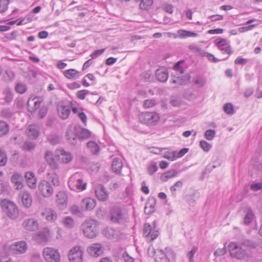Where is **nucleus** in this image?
<instances>
[{
	"instance_id": "b1692460",
	"label": "nucleus",
	"mask_w": 262,
	"mask_h": 262,
	"mask_svg": "<svg viewBox=\"0 0 262 262\" xmlns=\"http://www.w3.org/2000/svg\"><path fill=\"white\" fill-rule=\"evenodd\" d=\"M57 203L59 207L63 209L67 206V195L65 192L60 191L58 192L57 195Z\"/></svg>"
},
{
	"instance_id": "f03ea898",
	"label": "nucleus",
	"mask_w": 262,
	"mask_h": 262,
	"mask_svg": "<svg viewBox=\"0 0 262 262\" xmlns=\"http://www.w3.org/2000/svg\"><path fill=\"white\" fill-rule=\"evenodd\" d=\"M98 222L89 219L85 220L81 224V228L84 235L90 238H95L98 233Z\"/></svg>"
},
{
	"instance_id": "39448f33",
	"label": "nucleus",
	"mask_w": 262,
	"mask_h": 262,
	"mask_svg": "<svg viewBox=\"0 0 262 262\" xmlns=\"http://www.w3.org/2000/svg\"><path fill=\"white\" fill-rule=\"evenodd\" d=\"M159 119V115L156 112H146L139 116V120L141 123L149 126L157 124Z\"/></svg>"
},
{
	"instance_id": "6ab92c4d",
	"label": "nucleus",
	"mask_w": 262,
	"mask_h": 262,
	"mask_svg": "<svg viewBox=\"0 0 262 262\" xmlns=\"http://www.w3.org/2000/svg\"><path fill=\"white\" fill-rule=\"evenodd\" d=\"M25 178L28 187L32 189L36 188L37 179L35 176V174L31 171L26 172Z\"/></svg>"
},
{
	"instance_id": "bb28decb",
	"label": "nucleus",
	"mask_w": 262,
	"mask_h": 262,
	"mask_svg": "<svg viewBox=\"0 0 262 262\" xmlns=\"http://www.w3.org/2000/svg\"><path fill=\"white\" fill-rule=\"evenodd\" d=\"M157 79L162 82H166L168 77V73L165 69H158L156 72Z\"/></svg>"
},
{
	"instance_id": "7c9ffc66",
	"label": "nucleus",
	"mask_w": 262,
	"mask_h": 262,
	"mask_svg": "<svg viewBox=\"0 0 262 262\" xmlns=\"http://www.w3.org/2000/svg\"><path fill=\"white\" fill-rule=\"evenodd\" d=\"M178 174V172L175 169H171L163 173L161 176V180L162 181L165 182L168 179L176 177Z\"/></svg>"
},
{
	"instance_id": "a18cd8bd",
	"label": "nucleus",
	"mask_w": 262,
	"mask_h": 262,
	"mask_svg": "<svg viewBox=\"0 0 262 262\" xmlns=\"http://www.w3.org/2000/svg\"><path fill=\"white\" fill-rule=\"evenodd\" d=\"M223 108L224 111L229 115H232L234 112L233 106L230 103L225 104Z\"/></svg>"
},
{
	"instance_id": "c03bdc74",
	"label": "nucleus",
	"mask_w": 262,
	"mask_h": 262,
	"mask_svg": "<svg viewBox=\"0 0 262 262\" xmlns=\"http://www.w3.org/2000/svg\"><path fill=\"white\" fill-rule=\"evenodd\" d=\"M35 145L34 143L29 141L24 142L22 148L24 150L30 151L34 149Z\"/></svg>"
},
{
	"instance_id": "f704fd0d",
	"label": "nucleus",
	"mask_w": 262,
	"mask_h": 262,
	"mask_svg": "<svg viewBox=\"0 0 262 262\" xmlns=\"http://www.w3.org/2000/svg\"><path fill=\"white\" fill-rule=\"evenodd\" d=\"M34 238L39 244L45 243L48 241L47 233L45 232H39L35 235Z\"/></svg>"
},
{
	"instance_id": "e433bc0d",
	"label": "nucleus",
	"mask_w": 262,
	"mask_h": 262,
	"mask_svg": "<svg viewBox=\"0 0 262 262\" xmlns=\"http://www.w3.org/2000/svg\"><path fill=\"white\" fill-rule=\"evenodd\" d=\"M78 138L81 139L88 138L91 136L90 132L89 130L82 128L78 125Z\"/></svg>"
},
{
	"instance_id": "393cba45",
	"label": "nucleus",
	"mask_w": 262,
	"mask_h": 262,
	"mask_svg": "<svg viewBox=\"0 0 262 262\" xmlns=\"http://www.w3.org/2000/svg\"><path fill=\"white\" fill-rule=\"evenodd\" d=\"M41 215L45 217L48 221L50 222H54L57 219V217L56 212L50 208L45 209L44 211L42 212Z\"/></svg>"
},
{
	"instance_id": "5fc2aeb1",
	"label": "nucleus",
	"mask_w": 262,
	"mask_h": 262,
	"mask_svg": "<svg viewBox=\"0 0 262 262\" xmlns=\"http://www.w3.org/2000/svg\"><path fill=\"white\" fill-rule=\"evenodd\" d=\"M71 212L72 214L81 216L82 215V212L79 209V207L76 205H74L71 208Z\"/></svg>"
},
{
	"instance_id": "ea45409f",
	"label": "nucleus",
	"mask_w": 262,
	"mask_h": 262,
	"mask_svg": "<svg viewBox=\"0 0 262 262\" xmlns=\"http://www.w3.org/2000/svg\"><path fill=\"white\" fill-rule=\"evenodd\" d=\"M8 158L4 150L0 149V166H4L6 165Z\"/></svg>"
},
{
	"instance_id": "aec40b11",
	"label": "nucleus",
	"mask_w": 262,
	"mask_h": 262,
	"mask_svg": "<svg viewBox=\"0 0 262 262\" xmlns=\"http://www.w3.org/2000/svg\"><path fill=\"white\" fill-rule=\"evenodd\" d=\"M11 182L14 184V187L17 190L23 187V177L21 174L14 172L11 178Z\"/></svg>"
},
{
	"instance_id": "052dcab7",
	"label": "nucleus",
	"mask_w": 262,
	"mask_h": 262,
	"mask_svg": "<svg viewBox=\"0 0 262 262\" xmlns=\"http://www.w3.org/2000/svg\"><path fill=\"white\" fill-rule=\"evenodd\" d=\"M189 48L190 50L193 51V52L196 53H198L200 55L202 56H203L204 53L205 52L204 50H202L201 48L196 46H190Z\"/></svg>"
},
{
	"instance_id": "f8f14e48",
	"label": "nucleus",
	"mask_w": 262,
	"mask_h": 262,
	"mask_svg": "<svg viewBox=\"0 0 262 262\" xmlns=\"http://www.w3.org/2000/svg\"><path fill=\"white\" fill-rule=\"evenodd\" d=\"M78 125H71L67 128L66 132V139L73 145L76 143V139L78 137Z\"/></svg>"
},
{
	"instance_id": "72a5a7b5",
	"label": "nucleus",
	"mask_w": 262,
	"mask_h": 262,
	"mask_svg": "<svg viewBox=\"0 0 262 262\" xmlns=\"http://www.w3.org/2000/svg\"><path fill=\"white\" fill-rule=\"evenodd\" d=\"M87 146L93 155H98L100 152L99 145L94 141L89 142Z\"/></svg>"
},
{
	"instance_id": "79ce46f5",
	"label": "nucleus",
	"mask_w": 262,
	"mask_h": 262,
	"mask_svg": "<svg viewBox=\"0 0 262 262\" xmlns=\"http://www.w3.org/2000/svg\"><path fill=\"white\" fill-rule=\"evenodd\" d=\"M34 99L31 100L29 99L27 102V106L28 108V111L31 113L34 112L40 106V101H35L34 102V107L31 108L30 106V103L31 101H33Z\"/></svg>"
},
{
	"instance_id": "7ed1b4c3",
	"label": "nucleus",
	"mask_w": 262,
	"mask_h": 262,
	"mask_svg": "<svg viewBox=\"0 0 262 262\" xmlns=\"http://www.w3.org/2000/svg\"><path fill=\"white\" fill-rule=\"evenodd\" d=\"M86 185V182H83L80 173L78 172L72 175L68 182L70 188L72 190L78 192L85 190Z\"/></svg>"
},
{
	"instance_id": "680f3d73",
	"label": "nucleus",
	"mask_w": 262,
	"mask_h": 262,
	"mask_svg": "<svg viewBox=\"0 0 262 262\" xmlns=\"http://www.w3.org/2000/svg\"><path fill=\"white\" fill-rule=\"evenodd\" d=\"M48 112V108L46 106H42L38 112V116L40 119H43L46 116Z\"/></svg>"
},
{
	"instance_id": "5701e85b",
	"label": "nucleus",
	"mask_w": 262,
	"mask_h": 262,
	"mask_svg": "<svg viewBox=\"0 0 262 262\" xmlns=\"http://www.w3.org/2000/svg\"><path fill=\"white\" fill-rule=\"evenodd\" d=\"M57 111L59 117L62 119H67L71 113V108L69 106L64 105H58Z\"/></svg>"
},
{
	"instance_id": "c9c22d12",
	"label": "nucleus",
	"mask_w": 262,
	"mask_h": 262,
	"mask_svg": "<svg viewBox=\"0 0 262 262\" xmlns=\"http://www.w3.org/2000/svg\"><path fill=\"white\" fill-rule=\"evenodd\" d=\"M79 73L78 71L75 69H71L69 70H66L63 71V75L68 79H75L78 77L77 76V74Z\"/></svg>"
},
{
	"instance_id": "338daca9",
	"label": "nucleus",
	"mask_w": 262,
	"mask_h": 262,
	"mask_svg": "<svg viewBox=\"0 0 262 262\" xmlns=\"http://www.w3.org/2000/svg\"><path fill=\"white\" fill-rule=\"evenodd\" d=\"M104 51L105 49L96 50L91 54V56L93 59L96 58L99 55H101Z\"/></svg>"
},
{
	"instance_id": "4be33fe9",
	"label": "nucleus",
	"mask_w": 262,
	"mask_h": 262,
	"mask_svg": "<svg viewBox=\"0 0 262 262\" xmlns=\"http://www.w3.org/2000/svg\"><path fill=\"white\" fill-rule=\"evenodd\" d=\"M56 153L63 163H68L73 159V156L71 153L66 151L64 149L61 148L56 150Z\"/></svg>"
},
{
	"instance_id": "1a4fd4ad",
	"label": "nucleus",
	"mask_w": 262,
	"mask_h": 262,
	"mask_svg": "<svg viewBox=\"0 0 262 262\" xmlns=\"http://www.w3.org/2000/svg\"><path fill=\"white\" fill-rule=\"evenodd\" d=\"M40 194L45 198H49L53 194V189L50 183L46 180H41L38 185Z\"/></svg>"
},
{
	"instance_id": "49530a36",
	"label": "nucleus",
	"mask_w": 262,
	"mask_h": 262,
	"mask_svg": "<svg viewBox=\"0 0 262 262\" xmlns=\"http://www.w3.org/2000/svg\"><path fill=\"white\" fill-rule=\"evenodd\" d=\"M15 91L19 94H24L27 90V86L26 84L18 83L15 88Z\"/></svg>"
},
{
	"instance_id": "9d476101",
	"label": "nucleus",
	"mask_w": 262,
	"mask_h": 262,
	"mask_svg": "<svg viewBox=\"0 0 262 262\" xmlns=\"http://www.w3.org/2000/svg\"><path fill=\"white\" fill-rule=\"evenodd\" d=\"M68 256L70 262H82L83 251L80 247H74L70 250Z\"/></svg>"
},
{
	"instance_id": "20e7f679",
	"label": "nucleus",
	"mask_w": 262,
	"mask_h": 262,
	"mask_svg": "<svg viewBox=\"0 0 262 262\" xmlns=\"http://www.w3.org/2000/svg\"><path fill=\"white\" fill-rule=\"evenodd\" d=\"M228 248L231 256L238 259L244 258L247 254L244 246H239L235 243H230Z\"/></svg>"
},
{
	"instance_id": "4c0bfd02",
	"label": "nucleus",
	"mask_w": 262,
	"mask_h": 262,
	"mask_svg": "<svg viewBox=\"0 0 262 262\" xmlns=\"http://www.w3.org/2000/svg\"><path fill=\"white\" fill-rule=\"evenodd\" d=\"M177 151H166L163 153V157L169 161H174L176 160Z\"/></svg>"
},
{
	"instance_id": "0eeeda50",
	"label": "nucleus",
	"mask_w": 262,
	"mask_h": 262,
	"mask_svg": "<svg viewBox=\"0 0 262 262\" xmlns=\"http://www.w3.org/2000/svg\"><path fill=\"white\" fill-rule=\"evenodd\" d=\"M148 254L149 256L155 257L156 262H170L167 255L160 249H155L150 246L148 249Z\"/></svg>"
},
{
	"instance_id": "412c9836",
	"label": "nucleus",
	"mask_w": 262,
	"mask_h": 262,
	"mask_svg": "<svg viewBox=\"0 0 262 262\" xmlns=\"http://www.w3.org/2000/svg\"><path fill=\"white\" fill-rule=\"evenodd\" d=\"M102 248L100 244H94L88 248V252L92 256L97 257L102 253Z\"/></svg>"
},
{
	"instance_id": "8fccbe9b",
	"label": "nucleus",
	"mask_w": 262,
	"mask_h": 262,
	"mask_svg": "<svg viewBox=\"0 0 262 262\" xmlns=\"http://www.w3.org/2000/svg\"><path fill=\"white\" fill-rule=\"evenodd\" d=\"M215 131L212 129H208L205 132V137L208 140H212L215 137Z\"/></svg>"
},
{
	"instance_id": "6e6d98bb",
	"label": "nucleus",
	"mask_w": 262,
	"mask_h": 262,
	"mask_svg": "<svg viewBox=\"0 0 262 262\" xmlns=\"http://www.w3.org/2000/svg\"><path fill=\"white\" fill-rule=\"evenodd\" d=\"M158 169V167L156 163H154L149 165L148 167L147 170L149 174L152 175L155 173Z\"/></svg>"
},
{
	"instance_id": "c756f323",
	"label": "nucleus",
	"mask_w": 262,
	"mask_h": 262,
	"mask_svg": "<svg viewBox=\"0 0 262 262\" xmlns=\"http://www.w3.org/2000/svg\"><path fill=\"white\" fill-rule=\"evenodd\" d=\"M27 133L28 136L34 139L37 138L39 135V131L37 127L34 124L29 125L27 129Z\"/></svg>"
},
{
	"instance_id": "bf43d9fd",
	"label": "nucleus",
	"mask_w": 262,
	"mask_h": 262,
	"mask_svg": "<svg viewBox=\"0 0 262 262\" xmlns=\"http://www.w3.org/2000/svg\"><path fill=\"white\" fill-rule=\"evenodd\" d=\"M202 57H207L208 60L213 62L219 61V59L214 57L213 54L205 52Z\"/></svg>"
},
{
	"instance_id": "9b49d317",
	"label": "nucleus",
	"mask_w": 262,
	"mask_h": 262,
	"mask_svg": "<svg viewBox=\"0 0 262 262\" xmlns=\"http://www.w3.org/2000/svg\"><path fill=\"white\" fill-rule=\"evenodd\" d=\"M111 221L116 223H120L124 220V214L118 206L113 207L110 212Z\"/></svg>"
},
{
	"instance_id": "2f4dec72",
	"label": "nucleus",
	"mask_w": 262,
	"mask_h": 262,
	"mask_svg": "<svg viewBox=\"0 0 262 262\" xmlns=\"http://www.w3.org/2000/svg\"><path fill=\"white\" fill-rule=\"evenodd\" d=\"M82 205L84 206L87 210H91L95 207L96 202L91 198H85L82 200Z\"/></svg>"
},
{
	"instance_id": "6e6552de",
	"label": "nucleus",
	"mask_w": 262,
	"mask_h": 262,
	"mask_svg": "<svg viewBox=\"0 0 262 262\" xmlns=\"http://www.w3.org/2000/svg\"><path fill=\"white\" fill-rule=\"evenodd\" d=\"M158 231L156 229V223H152V225L148 223H145L143 228V235L146 237L147 240L151 242L158 236Z\"/></svg>"
},
{
	"instance_id": "603ef678",
	"label": "nucleus",
	"mask_w": 262,
	"mask_h": 262,
	"mask_svg": "<svg viewBox=\"0 0 262 262\" xmlns=\"http://www.w3.org/2000/svg\"><path fill=\"white\" fill-rule=\"evenodd\" d=\"M90 93V92L88 90H82L78 91L76 93V96L79 99L83 100L85 99V96Z\"/></svg>"
},
{
	"instance_id": "37998d69",
	"label": "nucleus",
	"mask_w": 262,
	"mask_h": 262,
	"mask_svg": "<svg viewBox=\"0 0 262 262\" xmlns=\"http://www.w3.org/2000/svg\"><path fill=\"white\" fill-rule=\"evenodd\" d=\"M14 115V112L9 108H4L1 111V116L3 117L9 118L12 117Z\"/></svg>"
},
{
	"instance_id": "2eb2a0df",
	"label": "nucleus",
	"mask_w": 262,
	"mask_h": 262,
	"mask_svg": "<svg viewBox=\"0 0 262 262\" xmlns=\"http://www.w3.org/2000/svg\"><path fill=\"white\" fill-rule=\"evenodd\" d=\"M19 196L21 198V203L24 207L28 208L32 205V198L28 191L26 190L21 191Z\"/></svg>"
},
{
	"instance_id": "864d4df0",
	"label": "nucleus",
	"mask_w": 262,
	"mask_h": 262,
	"mask_svg": "<svg viewBox=\"0 0 262 262\" xmlns=\"http://www.w3.org/2000/svg\"><path fill=\"white\" fill-rule=\"evenodd\" d=\"M200 145L201 148L206 152L208 151L211 148V145L205 141H201Z\"/></svg>"
},
{
	"instance_id": "4468645a",
	"label": "nucleus",
	"mask_w": 262,
	"mask_h": 262,
	"mask_svg": "<svg viewBox=\"0 0 262 262\" xmlns=\"http://www.w3.org/2000/svg\"><path fill=\"white\" fill-rule=\"evenodd\" d=\"M11 249L14 254H23L27 250V245L25 242L20 241L11 246Z\"/></svg>"
},
{
	"instance_id": "a211bd4d",
	"label": "nucleus",
	"mask_w": 262,
	"mask_h": 262,
	"mask_svg": "<svg viewBox=\"0 0 262 262\" xmlns=\"http://www.w3.org/2000/svg\"><path fill=\"white\" fill-rule=\"evenodd\" d=\"M241 211L244 215L243 223L246 225H249L255 218L253 211L250 208H244Z\"/></svg>"
},
{
	"instance_id": "0e129e2a",
	"label": "nucleus",
	"mask_w": 262,
	"mask_h": 262,
	"mask_svg": "<svg viewBox=\"0 0 262 262\" xmlns=\"http://www.w3.org/2000/svg\"><path fill=\"white\" fill-rule=\"evenodd\" d=\"M155 105V100L154 99H147L144 101V105L145 107L149 108L154 106Z\"/></svg>"
},
{
	"instance_id": "a19ab883",
	"label": "nucleus",
	"mask_w": 262,
	"mask_h": 262,
	"mask_svg": "<svg viewBox=\"0 0 262 262\" xmlns=\"http://www.w3.org/2000/svg\"><path fill=\"white\" fill-rule=\"evenodd\" d=\"M62 223L64 227L67 228H72L74 225V222L71 217L67 216L62 221Z\"/></svg>"
},
{
	"instance_id": "69168bd1",
	"label": "nucleus",
	"mask_w": 262,
	"mask_h": 262,
	"mask_svg": "<svg viewBox=\"0 0 262 262\" xmlns=\"http://www.w3.org/2000/svg\"><path fill=\"white\" fill-rule=\"evenodd\" d=\"M8 183L4 182L3 181H0V194L6 191L8 187Z\"/></svg>"
},
{
	"instance_id": "774afa93",
	"label": "nucleus",
	"mask_w": 262,
	"mask_h": 262,
	"mask_svg": "<svg viewBox=\"0 0 262 262\" xmlns=\"http://www.w3.org/2000/svg\"><path fill=\"white\" fill-rule=\"evenodd\" d=\"M189 150L187 148H184L181 149L179 152L177 151L176 159L181 157H182L185 154H186Z\"/></svg>"
},
{
	"instance_id": "c85d7f7f",
	"label": "nucleus",
	"mask_w": 262,
	"mask_h": 262,
	"mask_svg": "<svg viewBox=\"0 0 262 262\" xmlns=\"http://www.w3.org/2000/svg\"><path fill=\"white\" fill-rule=\"evenodd\" d=\"M123 166L121 160L118 158H115L112 162V167L113 170L116 173H120Z\"/></svg>"
},
{
	"instance_id": "ddd939ff",
	"label": "nucleus",
	"mask_w": 262,
	"mask_h": 262,
	"mask_svg": "<svg viewBox=\"0 0 262 262\" xmlns=\"http://www.w3.org/2000/svg\"><path fill=\"white\" fill-rule=\"evenodd\" d=\"M95 192L97 199L101 201H105L108 198V193L106 188L102 185L96 186Z\"/></svg>"
},
{
	"instance_id": "09e8293b",
	"label": "nucleus",
	"mask_w": 262,
	"mask_h": 262,
	"mask_svg": "<svg viewBox=\"0 0 262 262\" xmlns=\"http://www.w3.org/2000/svg\"><path fill=\"white\" fill-rule=\"evenodd\" d=\"M152 0H141L140 7L142 9H147L152 5Z\"/></svg>"
},
{
	"instance_id": "3c124183",
	"label": "nucleus",
	"mask_w": 262,
	"mask_h": 262,
	"mask_svg": "<svg viewBox=\"0 0 262 262\" xmlns=\"http://www.w3.org/2000/svg\"><path fill=\"white\" fill-rule=\"evenodd\" d=\"M9 0H0V12H4L8 8Z\"/></svg>"
},
{
	"instance_id": "f257e3e1",
	"label": "nucleus",
	"mask_w": 262,
	"mask_h": 262,
	"mask_svg": "<svg viewBox=\"0 0 262 262\" xmlns=\"http://www.w3.org/2000/svg\"><path fill=\"white\" fill-rule=\"evenodd\" d=\"M1 206L3 212L9 218L15 220L18 217L19 210L14 202L4 199L2 201Z\"/></svg>"
},
{
	"instance_id": "423d86ee",
	"label": "nucleus",
	"mask_w": 262,
	"mask_h": 262,
	"mask_svg": "<svg viewBox=\"0 0 262 262\" xmlns=\"http://www.w3.org/2000/svg\"><path fill=\"white\" fill-rule=\"evenodd\" d=\"M42 254L47 262H60V256L57 249L47 247L43 249Z\"/></svg>"
},
{
	"instance_id": "13d9d810",
	"label": "nucleus",
	"mask_w": 262,
	"mask_h": 262,
	"mask_svg": "<svg viewBox=\"0 0 262 262\" xmlns=\"http://www.w3.org/2000/svg\"><path fill=\"white\" fill-rule=\"evenodd\" d=\"M183 183L181 181L177 182L172 186L170 187V190L172 192H176L182 187Z\"/></svg>"
},
{
	"instance_id": "e2e57ef3",
	"label": "nucleus",
	"mask_w": 262,
	"mask_h": 262,
	"mask_svg": "<svg viewBox=\"0 0 262 262\" xmlns=\"http://www.w3.org/2000/svg\"><path fill=\"white\" fill-rule=\"evenodd\" d=\"M226 248L225 246L223 248L217 249L214 252V255L216 257L224 255L226 253Z\"/></svg>"
},
{
	"instance_id": "a878e982",
	"label": "nucleus",
	"mask_w": 262,
	"mask_h": 262,
	"mask_svg": "<svg viewBox=\"0 0 262 262\" xmlns=\"http://www.w3.org/2000/svg\"><path fill=\"white\" fill-rule=\"evenodd\" d=\"M156 200L154 198L148 200L144 207V212L147 214H151L155 211Z\"/></svg>"
},
{
	"instance_id": "58836bf2",
	"label": "nucleus",
	"mask_w": 262,
	"mask_h": 262,
	"mask_svg": "<svg viewBox=\"0 0 262 262\" xmlns=\"http://www.w3.org/2000/svg\"><path fill=\"white\" fill-rule=\"evenodd\" d=\"M9 132V126L5 122L0 121V136L6 135Z\"/></svg>"
},
{
	"instance_id": "dca6fc26",
	"label": "nucleus",
	"mask_w": 262,
	"mask_h": 262,
	"mask_svg": "<svg viewBox=\"0 0 262 262\" xmlns=\"http://www.w3.org/2000/svg\"><path fill=\"white\" fill-rule=\"evenodd\" d=\"M22 225L26 230L30 231H36L38 229V223L33 219L25 220Z\"/></svg>"
},
{
	"instance_id": "cd10ccee",
	"label": "nucleus",
	"mask_w": 262,
	"mask_h": 262,
	"mask_svg": "<svg viewBox=\"0 0 262 262\" xmlns=\"http://www.w3.org/2000/svg\"><path fill=\"white\" fill-rule=\"evenodd\" d=\"M4 100L5 102L9 104L13 99V93L10 88H6L3 91Z\"/></svg>"
},
{
	"instance_id": "473e14b6",
	"label": "nucleus",
	"mask_w": 262,
	"mask_h": 262,
	"mask_svg": "<svg viewBox=\"0 0 262 262\" xmlns=\"http://www.w3.org/2000/svg\"><path fill=\"white\" fill-rule=\"evenodd\" d=\"M169 103L173 107H180L182 105L183 102L179 96L172 95L169 99Z\"/></svg>"
},
{
	"instance_id": "f3484780",
	"label": "nucleus",
	"mask_w": 262,
	"mask_h": 262,
	"mask_svg": "<svg viewBox=\"0 0 262 262\" xmlns=\"http://www.w3.org/2000/svg\"><path fill=\"white\" fill-rule=\"evenodd\" d=\"M45 158L51 168L54 170L58 169V164L54 158L52 151L50 150L47 151L45 154Z\"/></svg>"
},
{
	"instance_id": "de8ad7c7",
	"label": "nucleus",
	"mask_w": 262,
	"mask_h": 262,
	"mask_svg": "<svg viewBox=\"0 0 262 262\" xmlns=\"http://www.w3.org/2000/svg\"><path fill=\"white\" fill-rule=\"evenodd\" d=\"M49 142L52 145H55L60 141V138L58 135H52L48 137Z\"/></svg>"
},
{
	"instance_id": "4d7b16f0",
	"label": "nucleus",
	"mask_w": 262,
	"mask_h": 262,
	"mask_svg": "<svg viewBox=\"0 0 262 262\" xmlns=\"http://www.w3.org/2000/svg\"><path fill=\"white\" fill-rule=\"evenodd\" d=\"M214 42L215 44L219 47H222L228 45L227 40L223 38L216 39Z\"/></svg>"
}]
</instances>
